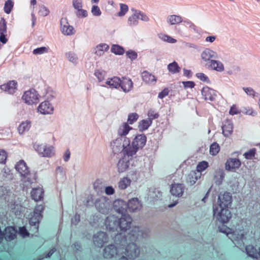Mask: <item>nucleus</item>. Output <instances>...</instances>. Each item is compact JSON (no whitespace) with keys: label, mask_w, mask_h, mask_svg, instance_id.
Here are the masks:
<instances>
[{"label":"nucleus","mask_w":260,"mask_h":260,"mask_svg":"<svg viewBox=\"0 0 260 260\" xmlns=\"http://www.w3.org/2000/svg\"><path fill=\"white\" fill-rule=\"evenodd\" d=\"M184 190L185 185L182 183H174L172 184L170 187V193L173 196L177 198L183 196Z\"/></svg>","instance_id":"obj_17"},{"label":"nucleus","mask_w":260,"mask_h":260,"mask_svg":"<svg viewBox=\"0 0 260 260\" xmlns=\"http://www.w3.org/2000/svg\"><path fill=\"white\" fill-rule=\"evenodd\" d=\"M225 174L224 171L222 169H219L216 171L214 175L215 182L217 185H220L224 179Z\"/></svg>","instance_id":"obj_37"},{"label":"nucleus","mask_w":260,"mask_h":260,"mask_svg":"<svg viewBox=\"0 0 260 260\" xmlns=\"http://www.w3.org/2000/svg\"><path fill=\"white\" fill-rule=\"evenodd\" d=\"M167 21L171 25H175L182 22L183 21V19L180 16L172 15L168 17Z\"/></svg>","instance_id":"obj_41"},{"label":"nucleus","mask_w":260,"mask_h":260,"mask_svg":"<svg viewBox=\"0 0 260 260\" xmlns=\"http://www.w3.org/2000/svg\"><path fill=\"white\" fill-rule=\"evenodd\" d=\"M142 78L143 81L146 84H151L156 81L155 77L147 71H144L142 73Z\"/></svg>","instance_id":"obj_34"},{"label":"nucleus","mask_w":260,"mask_h":260,"mask_svg":"<svg viewBox=\"0 0 260 260\" xmlns=\"http://www.w3.org/2000/svg\"><path fill=\"white\" fill-rule=\"evenodd\" d=\"M124 205V202L123 200H117L114 203V207L118 213H121L123 211L122 207Z\"/></svg>","instance_id":"obj_47"},{"label":"nucleus","mask_w":260,"mask_h":260,"mask_svg":"<svg viewBox=\"0 0 260 260\" xmlns=\"http://www.w3.org/2000/svg\"><path fill=\"white\" fill-rule=\"evenodd\" d=\"M14 6V3L12 2V0H7L4 5V12L6 14H10Z\"/></svg>","instance_id":"obj_48"},{"label":"nucleus","mask_w":260,"mask_h":260,"mask_svg":"<svg viewBox=\"0 0 260 260\" xmlns=\"http://www.w3.org/2000/svg\"><path fill=\"white\" fill-rule=\"evenodd\" d=\"M76 15L79 18L86 17L87 16V12L86 10L81 8L80 9L76 10Z\"/></svg>","instance_id":"obj_61"},{"label":"nucleus","mask_w":260,"mask_h":260,"mask_svg":"<svg viewBox=\"0 0 260 260\" xmlns=\"http://www.w3.org/2000/svg\"><path fill=\"white\" fill-rule=\"evenodd\" d=\"M44 209L42 205H37L34 210L32 216L29 219V233L32 236H37L38 234L39 223L43 218L42 213Z\"/></svg>","instance_id":"obj_2"},{"label":"nucleus","mask_w":260,"mask_h":260,"mask_svg":"<svg viewBox=\"0 0 260 260\" xmlns=\"http://www.w3.org/2000/svg\"><path fill=\"white\" fill-rule=\"evenodd\" d=\"M220 150V147L219 145L214 142L212 143L210 147V153L212 155H216Z\"/></svg>","instance_id":"obj_49"},{"label":"nucleus","mask_w":260,"mask_h":260,"mask_svg":"<svg viewBox=\"0 0 260 260\" xmlns=\"http://www.w3.org/2000/svg\"><path fill=\"white\" fill-rule=\"evenodd\" d=\"M139 115L136 113H131L128 114L127 122L128 124H132L139 118Z\"/></svg>","instance_id":"obj_50"},{"label":"nucleus","mask_w":260,"mask_h":260,"mask_svg":"<svg viewBox=\"0 0 260 260\" xmlns=\"http://www.w3.org/2000/svg\"><path fill=\"white\" fill-rule=\"evenodd\" d=\"M15 169L22 177L24 182H28L31 184L35 182L37 179L36 173H31L23 160H20L15 166Z\"/></svg>","instance_id":"obj_3"},{"label":"nucleus","mask_w":260,"mask_h":260,"mask_svg":"<svg viewBox=\"0 0 260 260\" xmlns=\"http://www.w3.org/2000/svg\"><path fill=\"white\" fill-rule=\"evenodd\" d=\"M201 57L204 61L210 64L212 60L217 58L218 56L216 52L209 48H207L202 51Z\"/></svg>","instance_id":"obj_13"},{"label":"nucleus","mask_w":260,"mask_h":260,"mask_svg":"<svg viewBox=\"0 0 260 260\" xmlns=\"http://www.w3.org/2000/svg\"><path fill=\"white\" fill-rule=\"evenodd\" d=\"M109 46L106 44H101L96 46L94 49V53L98 56L103 55L105 52L108 51Z\"/></svg>","instance_id":"obj_36"},{"label":"nucleus","mask_w":260,"mask_h":260,"mask_svg":"<svg viewBox=\"0 0 260 260\" xmlns=\"http://www.w3.org/2000/svg\"><path fill=\"white\" fill-rule=\"evenodd\" d=\"M50 13L49 10L44 5L40 6L39 14L43 17L48 16Z\"/></svg>","instance_id":"obj_57"},{"label":"nucleus","mask_w":260,"mask_h":260,"mask_svg":"<svg viewBox=\"0 0 260 260\" xmlns=\"http://www.w3.org/2000/svg\"><path fill=\"white\" fill-rule=\"evenodd\" d=\"M159 38L164 41L170 43H175L177 42L176 39L165 34H160L159 35Z\"/></svg>","instance_id":"obj_52"},{"label":"nucleus","mask_w":260,"mask_h":260,"mask_svg":"<svg viewBox=\"0 0 260 260\" xmlns=\"http://www.w3.org/2000/svg\"><path fill=\"white\" fill-rule=\"evenodd\" d=\"M126 244V237L121 235L118 236L115 239V244H110L103 249L104 257L106 259L114 258L116 260H121L122 246Z\"/></svg>","instance_id":"obj_1"},{"label":"nucleus","mask_w":260,"mask_h":260,"mask_svg":"<svg viewBox=\"0 0 260 260\" xmlns=\"http://www.w3.org/2000/svg\"><path fill=\"white\" fill-rule=\"evenodd\" d=\"M127 56L130 59L134 60L137 57V53L133 50H130L126 52Z\"/></svg>","instance_id":"obj_64"},{"label":"nucleus","mask_w":260,"mask_h":260,"mask_svg":"<svg viewBox=\"0 0 260 260\" xmlns=\"http://www.w3.org/2000/svg\"><path fill=\"white\" fill-rule=\"evenodd\" d=\"M73 6L76 10L82 8V2L81 0H73Z\"/></svg>","instance_id":"obj_63"},{"label":"nucleus","mask_w":260,"mask_h":260,"mask_svg":"<svg viewBox=\"0 0 260 260\" xmlns=\"http://www.w3.org/2000/svg\"><path fill=\"white\" fill-rule=\"evenodd\" d=\"M108 241V237L107 234L103 232H100L93 237V241L95 246L102 247Z\"/></svg>","instance_id":"obj_14"},{"label":"nucleus","mask_w":260,"mask_h":260,"mask_svg":"<svg viewBox=\"0 0 260 260\" xmlns=\"http://www.w3.org/2000/svg\"><path fill=\"white\" fill-rule=\"evenodd\" d=\"M40 96L37 91L34 89H31L25 91L22 97V100L28 105L37 104L39 102Z\"/></svg>","instance_id":"obj_8"},{"label":"nucleus","mask_w":260,"mask_h":260,"mask_svg":"<svg viewBox=\"0 0 260 260\" xmlns=\"http://www.w3.org/2000/svg\"><path fill=\"white\" fill-rule=\"evenodd\" d=\"M213 215L221 223H227L232 218L229 208L213 207Z\"/></svg>","instance_id":"obj_6"},{"label":"nucleus","mask_w":260,"mask_h":260,"mask_svg":"<svg viewBox=\"0 0 260 260\" xmlns=\"http://www.w3.org/2000/svg\"><path fill=\"white\" fill-rule=\"evenodd\" d=\"M222 134L225 137L230 136L233 131V124L231 121L226 120L224 121L222 126Z\"/></svg>","instance_id":"obj_29"},{"label":"nucleus","mask_w":260,"mask_h":260,"mask_svg":"<svg viewBox=\"0 0 260 260\" xmlns=\"http://www.w3.org/2000/svg\"><path fill=\"white\" fill-rule=\"evenodd\" d=\"M124 146L123 151V155L128 158H131L136 154L138 150L137 148L132 144H130V140L124 137Z\"/></svg>","instance_id":"obj_11"},{"label":"nucleus","mask_w":260,"mask_h":260,"mask_svg":"<svg viewBox=\"0 0 260 260\" xmlns=\"http://www.w3.org/2000/svg\"><path fill=\"white\" fill-rule=\"evenodd\" d=\"M121 260H133L140 254V248L136 243L131 242L122 246Z\"/></svg>","instance_id":"obj_4"},{"label":"nucleus","mask_w":260,"mask_h":260,"mask_svg":"<svg viewBox=\"0 0 260 260\" xmlns=\"http://www.w3.org/2000/svg\"><path fill=\"white\" fill-rule=\"evenodd\" d=\"M36 149L43 157H50L54 154L52 146L38 145L36 146Z\"/></svg>","instance_id":"obj_19"},{"label":"nucleus","mask_w":260,"mask_h":260,"mask_svg":"<svg viewBox=\"0 0 260 260\" xmlns=\"http://www.w3.org/2000/svg\"><path fill=\"white\" fill-rule=\"evenodd\" d=\"M167 69L169 72L172 74L179 73L181 71V68L178 63L175 61L169 63L167 66Z\"/></svg>","instance_id":"obj_40"},{"label":"nucleus","mask_w":260,"mask_h":260,"mask_svg":"<svg viewBox=\"0 0 260 260\" xmlns=\"http://www.w3.org/2000/svg\"><path fill=\"white\" fill-rule=\"evenodd\" d=\"M31 122L29 120H26L22 122L19 125L18 131L20 134H23L24 133L28 132L30 128Z\"/></svg>","instance_id":"obj_39"},{"label":"nucleus","mask_w":260,"mask_h":260,"mask_svg":"<svg viewBox=\"0 0 260 260\" xmlns=\"http://www.w3.org/2000/svg\"><path fill=\"white\" fill-rule=\"evenodd\" d=\"M241 165V162L239 159L230 158L227 159L225 164V168L227 171H232L239 168Z\"/></svg>","instance_id":"obj_24"},{"label":"nucleus","mask_w":260,"mask_h":260,"mask_svg":"<svg viewBox=\"0 0 260 260\" xmlns=\"http://www.w3.org/2000/svg\"><path fill=\"white\" fill-rule=\"evenodd\" d=\"M198 179V176L195 172L189 173L187 176V183L190 185H193Z\"/></svg>","instance_id":"obj_44"},{"label":"nucleus","mask_w":260,"mask_h":260,"mask_svg":"<svg viewBox=\"0 0 260 260\" xmlns=\"http://www.w3.org/2000/svg\"><path fill=\"white\" fill-rule=\"evenodd\" d=\"M131 183V180L127 177L121 178L118 183V188L120 189L123 190L126 189Z\"/></svg>","instance_id":"obj_43"},{"label":"nucleus","mask_w":260,"mask_h":260,"mask_svg":"<svg viewBox=\"0 0 260 260\" xmlns=\"http://www.w3.org/2000/svg\"><path fill=\"white\" fill-rule=\"evenodd\" d=\"M208 167V163L206 161H202L199 163L197 166V171L201 172L204 171Z\"/></svg>","instance_id":"obj_55"},{"label":"nucleus","mask_w":260,"mask_h":260,"mask_svg":"<svg viewBox=\"0 0 260 260\" xmlns=\"http://www.w3.org/2000/svg\"><path fill=\"white\" fill-rule=\"evenodd\" d=\"M48 52V48L46 47H41L34 49L32 53L35 55H40L45 53H47Z\"/></svg>","instance_id":"obj_54"},{"label":"nucleus","mask_w":260,"mask_h":260,"mask_svg":"<svg viewBox=\"0 0 260 260\" xmlns=\"http://www.w3.org/2000/svg\"><path fill=\"white\" fill-rule=\"evenodd\" d=\"M124 143V138H118L114 140L111 144L113 153L114 154L123 153Z\"/></svg>","instance_id":"obj_15"},{"label":"nucleus","mask_w":260,"mask_h":260,"mask_svg":"<svg viewBox=\"0 0 260 260\" xmlns=\"http://www.w3.org/2000/svg\"><path fill=\"white\" fill-rule=\"evenodd\" d=\"M111 51L116 55H122L124 52V48L118 45H113L111 47Z\"/></svg>","instance_id":"obj_46"},{"label":"nucleus","mask_w":260,"mask_h":260,"mask_svg":"<svg viewBox=\"0 0 260 260\" xmlns=\"http://www.w3.org/2000/svg\"><path fill=\"white\" fill-rule=\"evenodd\" d=\"M132 129V127L127 123L124 122L119 126L117 131L118 135L120 137L125 136Z\"/></svg>","instance_id":"obj_33"},{"label":"nucleus","mask_w":260,"mask_h":260,"mask_svg":"<svg viewBox=\"0 0 260 260\" xmlns=\"http://www.w3.org/2000/svg\"><path fill=\"white\" fill-rule=\"evenodd\" d=\"M38 111L42 114H50L53 113V107L48 101H45L39 105Z\"/></svg>","instance_id":"obj_22"},{"label":"nucleus","mask_w":260,"mask_h":260,"mask_svg":"<svg viewBox=\"0 0 260 260\" xmlns=\"http://www.w3.org/2000/svg\"><path fill=\"white\" fill-rule=\"evenodd\" d=\"M60 30L62 33L66 36H71L75 34L74 27L70 25L66 18H62L60 21Z\"/></svg>","instance_id":"obj_16"},{"label":"nucleus","mask_w":260,"mask_h":260,"mask_svg":"<svg viewBox=\"0 0 260 260\" xmlns=\"http://www.w3.org/2000/svg\"><path fill=\"white\" fill-rule=\"evenodd\" d=\"M106 83L110 87L117 88L120 85V79L117 77H114L108 79Z\"/></svg>","instance_id":"obj_38"},{"label":"nucleus","mask_w":260,"mask_h":260,"mask_svg":"<svg viewBox=\"0 0 260 260\" xmlns=\"http://www.w3.org/2000/svg\"><path fill=\"white\" fill-rule=\"evenodd\" d=\"M130 159L131 158L123 155L119 159L117 164V170L119 173L124 172L128 169Z\"/></svg>","instance_id":"obj_20"},{"label":"nucleus","mask_w":260,"mask_h":260,"mask_svg":"<svg viewBox=\"0 0 260 260\" xmlns=\"http://www.w3.org/2000/svg\"><path fill=\"white\" fill-rule=\"evenodd\" d=\"M93 189L97 192L102 191V186L101 182L99 180H96L93 183Z\"/></svg>","instance_id":"obj_60"},{"label":"nucleus","mask_w":260,"mask_h":260,"mask_svg":"<svg viewBox=\"0 0 260 260\" xmlns=\"http://www.w3.org/2000/svg\"><path fill=\"white\" fill-rule=\"evenodd\" d=\"M152 122L151 120L147 119H143L141 120L138 124V128L140 132H143L147 129L151 125Z\"/></svg>","instance_id":"obj_42"},{"label":"nucleus","mask_w":260,"mask_h":260,"mask_svg":"<svg viewBox=\"0 0 260 260\" xmlns=\"http://www.w3.org/2000/svg\"><path fill=\"white\" fill-rule=\"evenodd\" d=\"M7 29V22L4 18H1L0 20V42L4 44L8 41L5 36Z\"/></svg>","instance_id":"obj_26"},{"label":"nucleus","mask_w":260,"mask_h":260,"mask_svg":"<svg viewBox=\"0 0 260 260\" xmlns=\"http://www.w3.org/2000/svg\"><path fill=\"white\" fill-rule=\"evenodd\" d=\"M146 137L144 134L138 135L135 137L132 142V144L138 150L142 148L146 144Z\"/></svg>","instance_id":"obj_23"},{"label":"nucleus","mask_w":260,"mask_h":260,"mask_svg":"<svg viewBox=\"0 0 260 260\" xmlns=\"http://www.w3.org/2000/svg\"><path fill=\"white\" fill-rule=\"evenodd\" d=\"M91 13L95 16H99L101 14V11L98 6L94 5L91 8Z\"/></svg>","instance_id":"obj_62"},{"label":"nucleus","mask_w":260,"mask_h":260,"mask_svg":"<svg viewBox=\"0 0 260 260\" xmlns=\"http://www.w3.org/2000/svg\"><path fill=\"white\" fill-rule=\"evenodd\" d=\"M109 205L106 202L99 201L95 203V207L99 211L103 214L107 213L108 211Z\"/></svg>","instance_id":"obj_35"},{"label":"nucleus","mask_w":260,"mask_h":260,"mask_svg":"<svg viewBox=\"0 0 260 260\" xmlns=\"http://www.w3.org/2000/svg\"><path fill=\"white\" fill-rule=\"evenodd\" d=\"M139 14H137L136 11L135 13L130 16L128 19V24L129 26H135L138 24L139 22Z\"/></svg>","instance_id":"obj_45"},{"label":"nucleus","mask_w":260,"mask_h":260,"mask_svg":"<svg viewBox=\"0 0 260 260\" xmlns=\"http://www.w3.org/2000/svg\"><path fill=\"white\" fill-rule=\"evenodd\" d=\"M106 72L101 70H96L94 72V75L96 77L99 82H102L104 80Z\"/></svg>","instance_id":"obj_53"},{"label":"nucleus","mask_w":260,"mask_h":260,"mask_svg":"<svg viewBox=\"0 0 260 260\" xmlns=\"http://www.w3.org/2000/svg\"><path fill=\"white\" fill-rule=\"evenodd\" d=\"M66 56L68 58L70 61L74 63H77L78 61V57L74 53L72 52H69L66 53Z\"/></svg>","instance_id":"obj_58"},{"label":"nucleus","mask_w":260,"mask_h":260,"mask_svg":"<svg viewBox=\"0 0 260 260\" xmlns=\"http://www.w3.org/2000/svg\"><path fill=\"white\" fill-rule=\"evenodd\" d=\"M208 68L218 72H222L224 70L223 64L218 60H212L208 64Z\"/></svg>","instance_id":"obj_28"},{"label":"nucleus","mask_w":260,"mask_h":260,"mask_svg":"<svg viewBox=\"0 0 260 260\" xmlns=\"http://www.w3.org/2000/svg\"><path fill=\"white\" fill-rule=\"evenodd\" d=\"M201 92L203 98L205 101H213L216 96V91L208 86L204 87Z\"/></svg>","instance_id":"obj_18"},{"label":"nucleus","mask_w":260,"mask_h":260,"mask_svg":"<svg viewBox=\"0 0 260 260\" xmlns=\"http://www.w3.org/2000/svg\"><path fill=\"white\" fill-rule=\"evenodd\" d=\"M148 119L151 121L152 123V120L153 119L157 118L159 115L157 112H156L154 110L152 109H150L148 110L147 113Z\"/></svg>","instance_id":"obj_51"},{"label":"nucleus","mask_w":260,"mask_h":260,"mask_svg":"<svg viewBox=\"0 0 260 260\" xmlns=\"http://www.w3.org/2000/svg\"><path fill=\"white\" fill-rule=\"evenodd\" d=\"M150 231L140 226H134L129 233V239L132 241H139L148 238Z\"/></svg>","instance_id":"obj_5"},{"label":"nucleus","mask_w":260,"mask_h":260,"mask_svg":"<svg viewBox=\"0 0 260 260\" xmlns=\"http://www.w3.org/2000/svg\"><path fill=\"white\" fill-rule=\"evenodd\" d=\"M16 236V231L13 227H8L5 229L4 237L8 241L14 240Z\"/></svg>","instance_id":"obj_32"},{"label":"nucleus","mask_w":260,"mask_h":260,"mask_svg":"<svg viewBox=\"0 0 260 260\" xmlns=\"http://www.w3.org/2000/svg\"><path fill=\"white\" fill-rule=\"evenodd\" d=\"M245 251L248 256L254 260L258 259V251L252 245H249L245 247Z\"/></svg>","instance_id":"obj_31"},{"label":"nucleus","mask_w":260,"mask_h":260,"mask_svg":"<svg viewBox=\"0 0 260 260\" xmlns=\"http://www.w3.org/2000/svg\"><path fill=\"white\" fill-rule=\"evenodd\" d=\"M44 191L42 188H33L31 192V196L35 201H41L43 198Z\"/></svg>","instance_id":"obj_30"},{"label":"nucleus","mask_w":260,"mask_h":260,"mask_svg":"<svg viewBox=\"0 0 260 260\" xmlns=\"http://www.w3.org/2000/svg\"><path fill=\"white\" fill-rule=\"evenodd\" d=\"M220 232L226 233L229 238L231 239L233 242L242 241L246 239V236L247 235V232L244 230H241L240 231H235L231 233H227L225 231L221 230H220Z\"/></svg>","instance_id":"obj_12"},{"label":"nucleus","mask_w":260,"mask_h":260,"mask_svg":"<svg viewBox=\"0 0 260 260\" xmlns=\"http://www.w3.org/2000/svg\"><path fill=\"white\" fill-rule=\"evenodd\" d=\"M127 207L129 212H134L140 211L142 208V205L138 198H134L128 200Z\"/></svg>","instance_id":"obj_21"},{"label":"nucleus","mask_w":260,"mask_h":260,"mask_svg":"<svg viewBox=\"0 0 260 260\" xmlns=\"http://www.w3.org/2000/svg\"><path fill=\"white\" fill-rule=\"evenodd\" d=\"M232 202V197L229 192H224L219 194L217 205L213 207L230 208Z\"/></svg>","instance_id":"obj_7"},{"label":"nucleus","mask_w":260,"mask_h":260,"mask_svg":"<svg viewBox=\"0 0 260 260\" xmlns=\"http://www.w3.org/2000/svg\"><path fill=\"white\" fill-rule=\"evenodd\" d=\"M256 152L255 148H252L244 153V156L247 159H252L255 155Z\"/></svg>","instance_id":"obj_56"},{"label":"nucleus","mask_w":260,"mask_h":260,"mask_svg":"<svg viewBox=\"0 0 260 260\" xmlns=\"http://www.w3.org/2000/svg\"><path fill=\"white\" fill-rule=\"evenodd\" d=\"M122 90L124 92L130 91L133 87V83L132 80L129 78L123 77L120 79V85Z\"/></svg>","instance_id":"obj_25"},{"label":"nucleus","mask_w":260,"mask_h":260,"mask_svg":"<svg viewBox=\"0 0 260 260\" xmlns=\"http://www.w3.org/2000/svg\"><path fill=\"white\" fill-rule=\"evenodd\" d=\"M133 219L128 214H123L118 218V229L120 231L126 232L131 228Z\"/></svg>","instance_id":"obj_9"},{"label":"nucleus","mask_w":260,"mask_h":260,"mask_svg":"<svg viewBox=\"0 0 260 260\" xmlns=\"http://www.w3.org/2000/svg\"><path fill=\"white\" fill-rule=\"evenodd\" d=\"M118 217L114 215H110L107 217L105 221L106 229L109 231L114 232L118 229Z\"/></svg>","instance_id":"obj_10"},{"label":"nucleus","mask_w":260,"mask_h":260,"mask_svg":"<svg viewBox=\"0 0 260 260\" xmlns=\"http://www.w3.org/2000/svg\"><path fill=\"white\" fill-rule=\"evenodd\" d=\"M120 7V11L118 12V15L119 16H122L127 12L128 9V6L125 4H121Z\"/></svg>","instance_id":"obj_59"},{"label":"nucleus","mask_w":260,"mask_h":260,"mask_svg":"<svg viewBox=\"0 0 260 260\" xmlns=\"http://www.w3.org/2000/svg\"><path fill=\"white\" fill-rule=\"evenodd\" d=\"M17 83L14 81H10L6 84L1 86V89L8 93H13L17 89Z\"/></svg>","instance_id":"obj_27"}]
</instances>
